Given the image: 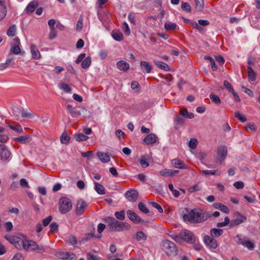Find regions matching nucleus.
Returning a JSON list of instances; mask_svg holds the SVG:
<instances>
[{"label":"nucleus","mask_w":260,"mask_h":260,"mask_svg":"<svg viewBox=\"0 0 260 260\" xmlns=\"http://www.w3.org/2000/svg\"><path fill=\"white\" fill-rule=\"evenodd\" d=\"M181 215L184 221L192 223L203 222L211 217L210 212L199 208H184L182 210Z\"/></svg>","instance_id":"f257e3e1"},{"label":"nucleus","mask_w":260,"mask_h":260,"mask_svg":"<svg viewBox=\"0 0 260 260\" xmlns=\"http://www.w3.org/2000/svg\"><path fill=\"white\" fill-rule=\"evenodd\" d=\"M103 221L107 223V229L110 232H122L130 229L129 223L116 219L113 217L108 216L103 219Z\"/></svg>","instance_id":"f03ea898"},{"label":"nucleus","mask_w":260,"mask_h":260,"mask_svg":"<svg viewBox=\"0 0 260 260\" xmlns=\"http://www.w3.org/2000/svg\"><path fill=\"white\" fill-rule=\"evenodd\" d=\"M161 249L169 256H175L178 254V250L174 243L169 240L162 241L160 244Z\"/></svg>","instance_id":"7ed1b4c3"},{"label":"nucleus","mask_w":260,"mask_h":260,"mask_svg":"<svg viewBox=\"0 0 260 260\" xmlns=\"http://www.w3.org/2000/svg\"><path fill=\"white\" fill-rule=\"evenodd\" d=\"M23 248L26 250H31L38 253H42L45 251V248L39 246L36 242L32 240H23L22 241Z\"/></svg>","instance_id":"20e7f679"},{"label":"nucleus","mask_w":260,"mask_h":260,"mask_svg":"<svg viewBox=\"0 0 260 260\" xmlns=\"http://www.w3.org/2000/svg\"><path fill=\"white\" fill-rule=\"evenodd\" d=\"M181 237L182 241L188 244H194L197 240L195 235L190 231L186 229L181 231Z\"/></svg>","instance_id":"39448f33"},{"label":"nucleus","mask_w":260,"mask_h":260,"mask_svg":"<svg viewBox=\"0 0 260 260\" xmlns=\"http://www.w3.org/2000/svg\"><path fill=\"white\" fill-rule=\"evenodd\" d=\"M77 104L73 100L66 101V108L72 117H76L80 114L77 109Z\"/></svg>","instance_id":"423d86ee"},{"label":"nucleus","mask_w":260,"mask_h":260,"mask_svg":"<svg viewBox=\"0 0 260 260\" xmlns=\"http://www.w3.org/2000/svg\"><path fill=\"white\" fill-rule=\"evenodd\" d=\"M235 216L236 218L231 221L230 227L233 228L238 226L247 221V217L239 212H235Z\"/></svg>","instance_id":"0eeeda50"},{"label":"nucleus","mask_w":260,"mask_h":260,"mask_svg":"<svg viewBox=\"0 0 260 260\" xmlns=\"http://www.w3.org/2000/svg\"><path fill=\"white\" fill-rule=\"evenodd\" d=\"M227 148L224 145L220 146L217 151V157L216 162L219 164H221L223 161L227 156Z\"/></svg>","instance_id":"6e6552de"},{"label":"nucleus","mask_w":260,"mask_h":260,"mask_svg":"<svg viewBox=\"0 0 260 260\" xmlns=\"http://www.w3.org/2000/svg\"><path fill=\"white\" fill-rule=\"evenodd\" d=\"M20 40L18 37L15 38L13 40L12 43L11 45L10 52L9 56L12 54L18 55L21 53V49Z\"/></svg>","instance_id":"1a4fd4ad"},{"label":"nucleus","mask_w":260,"mask_h":260,"mask_svg":"<svg viewBox=\"0 0 260 260\" xmlns=\"http://www.w3.org/2000/svg\"><path fill=\"white\" fill-rule=\"evenodd\" d=\"M127 215L128 218L135 224H139L140 222L146 224L147 222L142 220L140 216L137 215L135 212L132 210H128L126 211Z\"/></svg>","instance_id":"9d476101"},{"label":"nucleus","mask_w":260,"mask_h":260,"mask_svg":"<svg viewBox=\"0 0 260 260\" xmlns=\"http://www.w3.org/2000/svg\"><path fill=\"white\" fill-rule=\"evenodd\" d=\"M203 241L209 249H214L217 247V241L208 235L204 236Z\"/></svg>","instance_id":"9b49d317"},{"label":"nucleus","mask_w":260,"mask_h":260,"mask_svg":"<svg viewBox=\"0 0 260 260\" xmlns=\"http://www.w3.org/2000/svg\"><path fill=\"white\" fill-rule=\"evenodd\" d=\"M5 238L8 240L10 243L13 244L17 248H21L22 241L23 240L16 236H11L6 235Z\"/></svg>","instance_id":"f8f14e48"},{"label":"nucleus","mask_w":260,"mask_h":260,"mask_svg":"<svg viewBox=\"0 0 260 260\" xmlns=\"http://www.w3.org/2000/svg\"><path fill=\"white\" fill-rule=\"evenodd\" d=\"M125 197L131 202H135L138 199L139 193L135 189H132L127 190L125 193Z\"/></svg>","instance_id":"ddd939ff"},{"label":"nucleus","mask_w":260,"mask_h":260,"mask_svg":"<svg viewBox=\"0 0 260 260\" xmlns=\"http://www.w3.org/2000/svg\"><path fill=\"white\" fill-rule=\"evenodd\" d=\"M11 153L8 148L4 145L0 144V159L8 160L11 156Z\"/></svg>","instance_id":"4468645a"},{"label":"nucleus","mask_w":260,"mask_h":260,"mask_svg":"<svg viewBox=\"0 0 260 260\" xmlns=\"http://www.w3.org/2000/svg\"><path fill=\"white\" fill-rule=\"evenodd\" d=\"M88 206L87 203L83 200H79L76 206V214L77 215H81L84 211L86 207Z\"/></svg>","instance_id":"2eb2a0df"},{"label":"nucleus","mask_w":260,"mask_h":260,"mask_svg":"<svg viewBox=\"0 0 260 260\" xmlns=\"http://www.w3.org/2000/svg\"><path fill=\"white\" fill-rule=\"evenodd\" d=\"M151 156L148 154H145L140 156V164L143 168H147L149 163V161L151 160Z\"/></svg>","instance_id":"dca6fc26"},{"label":"nucleus","mask_w":260,"mask_h":260,"mask_svg":"<svg viewBox=\"0 0 260 260\" xmlns=\"http://www.w3.org/2000/svg\"><path fill=\"white\" fill-rule=\"evenodd\" d=\"M171 164L174 167L178 169H185L188 167L183 161L178 158L172 159Z\"/></svg>","instance_id":"f3484780"},{"label":"nucleus","mask_w":260,"mask_h":260,"mask_svg":"<svg viewBox=\"0 0 260 260\" xmlns=\"http://www.w3.org/2000/svg\"><path fill=\"white\" fill-rule=\"evenodd\" d=\"M157 139L158 138L156 135L153 133H150L145 137L143 141L145 144L149 145L155 143Z\"/></svg>","instance_id":"a211bd4d"},{"label":"nucleus","mask_w":260,"mask_h":260,"mask_svg":"<svg viewBox=\"0 0 260 260\" xmlns=\"http://www.w3.org/2000/svg\"><path fill=\"white\" fill-rule=\"evenodd\" d=\"M140 68L144 73L147 74L151 72L152 66L146 61H141L140 62Z\"/></svg>","instance_id":"6ab92c4d"},{"label":"nucleus","mask_w":260,"mask_h":260,"mask_svg":"<svg viewBox=\"0 0 260 260\" xmlns=\"http://www.w3.org/2000/svg\"><path fill=\"white\" fill-rule=\"evenodd\" d=\"M117 67L119 70L125 72L129 69V65L125 61L120 60L117 62Z\"/></svg>","instance_id":"aec40b11"},{"label":"nucleus","mask_w":260,"mask_h":260,"mask_svg":"<svg viewBox=\"0 0 260 260\" xmlns=\"http://www.w3.org/2000/svg\"><path fill=\"white\" fill-rule=\"evenodd\" d=\"M212 206L214 208L218 209L226 214H228L230 212L229 208L220 203H215L213 204Z\"/></svg>","instance_id":"412c9836"},{"label":"nucleus","mask_w":260,"mask_h":260,"mask_svg":"<svg viewBox=\"0 0 260 260\" xmlns=\"http://www.w3.org/2000/svg\"><path fill=\"white\" fill-rule=\"evenodd\" d=\"M30 51L32 55V58L35 59H40L41 57V54L39 50L37 49L36 46L34 45H31Z\"/></svg>","instance_id":"4be33fe9"},{"label":"nucleus","mask_w":260,"mask_h":260,"mask_svg":"<svg viewBox=\"0 0 260 260\" xmlns=\"http://www.w3.org/2000/svg\"><path fill=\"white\" fill-rule=\"evenodd\" d=\"M96 156L103 162H108L110 161V156L106 153L99 151L97 152Z\"/></svg>","instance_id":"5701e85b"},{"label":"nucleus","mask_w":260,"mask_h":260,"mask_svg":"<svg viewBox=\"0 0 260 260\" xmlns=\"http://www.w3.org/2000/svg\"><path fill=\"white\" fill-rule=\"evenodd\" d=\"M38 6V3L37 1L31 2L26 7L25 10L27 13H31L35 11Z\"/></svg>","instance_id":"b1692460"},{"label":"nucleus","mask_w":260,"mask_h":260,"mask_svg":"<svg viewBox=\"0 0 260 260\" xmlns=\"http://www.w3.org/2000/svg\"><path fill=\"white\" fill-rule=\"evenodd\" d=\"M112 36L113 39L117 41H121L123 39V35L122 32L117 29L112 31Z\"/></svg>","instance_id":"393cba45"},{"label":"nucleus","mask_w":260,"mask_h":260,"mask_svg":"<svg viewBox=\"0 0 260 260\" xmlns=\"http://www.w3.org/2000/svg\"><path fill=\"white\" fill-rule=\"evenodd\" d=\"M244 242L242 243V245L244 247H246L249 250H252L254 249L255 245L254 244L249 240L248 237L244 236L243 237Z\"/></svg>","instance_id":"a878e982"},{"label":"nucleus","mask_w":260,"mask_h":260,"mask_svg":"<svg viewBox=\"0 0 260 260\" xmlns=\"http://www.w3.org/2000/svg\"><path fill=\"white\" fill-rule=\"evenodd\" d=\"M94 184V189L99 194L103 195L105 194V189L102 185L96 182H95Z\"/></svg>","instance_id":"bb28decb"},{"label":"nucleus","mask_w":260,"mask_h":260,"mask_svg":"<svg viewBox=\"0 0 260 260\" xmlns=\"http://www.w3.org/2000/svg\"><path fill=\"white\" fill-rule=\"evenodd\" d=\"M223 233L222 229L213 228L210 230V234L213 237H219L222 235Z\"/></svg>","instance_id":"cd10ccee"},{"label":"nucleus","mask_w":260,"mask_h":260,"mask_svg":"<svg viewBox=\"0 0 260 260\" xmlns=\"http://www.w3.org/2000/svg\"><path fill=\"white\" fill-rule=\"evenodd\" d=\"M247 72L249 79L251 81H255L256 75L251 67H248Z\"/></svg>","instance_id":"c85d7f7f"},{"label":"nucleus","mask_w":260,"mask_h":260,"mask_svg":"<svg viewBox=\"0 0 260 260\" xmlns=\"http://www.w3.org/2000/svg\"><path fill=\"white\" fill-rule=\"evenodd\" d=\"M28 139L29 136L28 135H25L15 138L13 139V141L21 144H25L28 142Z\"/></svg>","instance_id":"c756f323"},{"label":"nucleus","mask_w":260,"mask_h":260,"mask_svg":"<svg viewBox=\"0 0 260 260\" xmlns=\"http://www.w3.org/2000/svg\"><path fill=\"white\" fill-rule=\"evenodd\" d=\"M14 59V57H11L9 55L8 57L7 58L5 62L2 63L0 64V70H3L6 69L12 62V61Z\"/></svg>","instance_id":"7c9ffc66"},{"label":"nucleus","mask_w":260,"mask_h":260,"mask_svg":"<svg viewBox=\"0 0 260 260\" xmlns=\"http://www.w3.org/2000/svg\"><path fill=\"white\" fill-rule=\"evenodd\" d=\"M155 64L160 69L166 71H170V68L168 64L160 61H157L155 62Z\"/></svg>","instance_id":"2f4dec72"},{"label":"nucleus","mask_w":260,"mask_h":260,"mask_svg":"<svg viewBox=\"0 0 260 260\" xmlns=\"http://www.w3.org/2000/svg\"><path fill=\"white\" fill-rule=\"evenodd\" d=\"M135 238L138 241L141 240L145 241L147 238V236L143 232L139 231L136 232Z\"/></svg>","instance_id":"473e14b6"},{"label":"nucleus","mask_w":260,"mask_h":260,"mask_svg":"<svg viewBox=\"0 0 260 260\" xmlns=\"http://www.w3.org/2000/svg\"><path fill=\"white\" fill-rule=\"evenodd\" d=\"M91 59L90 56L85 58L81 63V67L84 69L88 68L91 64Z\"/></svg>","instance_id":"72a5a7b5"},{"label":"nucleus","mask_w":260,"mask_h":260,"mask_svg":"<svg viewBox=\"0 0 260 260\" xmlns=\"http://www.w3.org/2000/svg\"><path fill=\"white\" fill-rule=\"evenodd\" d=\"M59 210L60 212L64 214L65 213V198L62 197L59 200L58 203Z\"/></svg>","instance_id":"f704fd0d"},{"label":"nucleus","mask_w":260,"mask_h":260,"mask_svg":"<svg viewBox=\"0 0 260 260\" xmlns=\"http://www.w3.org/2000/svg\"><path fill=\"white\" fill-rule=\"evenodd\" d=\"M196 4L195 8L198 11H202L204 7V0H194Z\"/></svg>","instance_id":"c9c22d12"},{"label":"nucleus","mask_w":260,"mask_h":260,"mask_svg":"<svg viewBox=\"0 0 260 260\" xmlns=\"http://www.w3.org/2000/svg\"><path fill=\"white\" fill-rule=\"evenodd\" d=\"M114 215L117 219L119 221H122L124 220L125 217V211L123 210L120 211H116L114 213Z\"/></svg>","instance_id":"e433bc0d"},{"label":"nucleus","mask_w":260,"mask_h":260,"mask_svg":"<svg viewBox=\"0 0 260 260\" xmlns=\"http://www.w3.org/2000/svg\"><path fill=\"white\" fill-rule=\"evenodd\" d=\"M21 110V116L22 117L27 118H32L35 116V114L31 111H27L24 109Z\"/></svg>","instance_id":"4c0bfd02"},{"label":"nucleus","mask_w":260,"mask_h":260,"mask_svg":"<svg viewBox=\"0 0 260 260\" xmlns=\"http://www.w3.org/2000/svg\"><path fill=\"white\" fill-rule=\"evenodd\" d=\"M204 58L210 61V62L211 63V68L213 71H215L217 70L218 67H217V65L216 64L215 61L213 58H212L211 56H209L208 55H205L204 56Z\"/></svg>","instance_id":"58836bf2"},{"label":"nucleus","mask_w":260,"mask_h":260,"mask_svg":"<svg viewBox=\"0 0 260 260\" xmlns=\"http://www.w3.org/2000/svg\"><path fill=\"white\" fill-rule=\"evenodd\" d=\"M164 27L166 30H171L175 29L177 27V25L174 23H172L170 21H167L165 23Z\"/></svg>","instance_id":"ea45409f"},{"label":"nucleus","mask_w":260,"mask_h":260,"mask_svg":"<svg viewBox=\"0 0 260 260\" xmlns=\"http://www.w3.org/2000/svg\"><path fill=\"white\" fill-rule=\"evenodd\" d=\"M160 174L164 177L172 176L173 175V170L165 169L159 172Z\"/></svg>","instance_id":"a19ab883"},{"label":"nucleus","mask_w":260,"mask_h":260,"mask_svg":"<svg viewBox=\"0 0 260 260\" xmlns=\"http://www.w3.org/2000/svg\"><path fill=\"white\" fill-rule=\"evenodd\" d=\"M202 173L206 175H213L219 176L221 174L220 171L217 170H203Z\"/></svg>","instance_id":"79ce46f5"},{"label":"nucleus","mask_w":260,"mask_h":260,"mask_svg":"<svg viewBox=\"0 0 260 260\" xmlns=\"http://www.w3.org/2000/svg\"><path fill=\"white\" fill-rule=\"evenodd\" d=\"M181 8L185 12H190L191 10V7L187 2H182Z\"/></svg>","instance_id":"37998d69"},{"label":"nucleus","mask_w":260,"mask_h":260,"mask_svg":"<svg viewBox=\"0 0 260 260\" xmlns=\"http://www.w3.org/2000/svg\"><path fill=\"white\" fill-rule=\"evenodd\" d=\"M209 98L211 100L212 102L216 105H219L221 103L220 99L218 96L213 93L209 95Z\"/></svg>","instance_id":"c03bdc74"},{"label":"nucleus","mask_w":260,"mask_h":260,"mask_svg":"<svg viewBox=\"0 0 260 260\" xmlns=\"http://www.w3.org/2000/svg\"><path fill=\"white\" fill-rule=\"evenodd\" d=\"M16 31V26L15 25H11L8 29L7 34L9 37H13L15 35Z\"/></svg>","instance_id":"a18cd8bd"},{"label":"nucleus","mask_w":260,"mask_h":260,"mask_svg":"<svg viewBox=\"0 0 260 260\" xmlns=\"http://www.w3.org/2000/svg\"><path fill=\"white\" fill-rule=\"evenodd\" d=\"M138 208L142 212L147 214L149 212V210L143 202H140L138 204Z\"/></svg>","instance_id":"49530a36"},{"label":"nucleus","mask_w":260,"mask_h":260,"mask_svg":"<svg viewBox=\"0 0 260 260\" xmlns=\"http://www.w3.org/2000/svg\"><path fill=\"white\" fill-rule=\"evenodd\" d=\"M234 116L236 118L238 119L242 122H244L247 120L246 117L245 116L242 115L239 111L235 112L234 113Z\"/></svg>","instance_id":"de8ad7c7"},{"label":"nucleus","mask_w":260,"mask_h":260,"mask_svg":"<svg viewBox=\"0 0 260 260\" xmlns=\"http://www.w3.org/2000/svg\"><path fill=\"white\" fill-rule=\"evenodd\" d=\"M168 187L169 189L172 191V194L175 198H178L179 196L180 193L179 191L174 189V186L172 184H169Z\"/></svg>","instance_id":"09e8293b"},{"label":"nucleus","mask_w":260,"mask_h":260,"mask_svg":"<svg viewBox=\"0 0 260 260\" xmlns=\"http://www.w3.org/2000/svg\"><path fill=\"white\" fill-rule=\"evenodd\" d=\"M76 140L77 141H83L86 140L88 137L82 133L78 134L76 137Z\"/></svg>","instance_id":"8fccbe9b"},{"label":"nucleus","mask_w":260,"mask_h":260,"mask_svg":"<svg viewBox=\"0 0 260 260\" xmlns=\"http://www.w3.org/2000/svg\"><path fill=\"white\" fill-rule=\"evenodd\" d=\"M170 236L176 242L178 243H181L182 242V237H181V232L179 233V235L173 234L172 235H170Z\"/></svg>","instance_id":"3c124183"},{"label":"nucleus","mask_w":260,"mask_h":260,"mask_svg":"<svg viewBox=\"0 0 260 260\" xmlns=\"http://www.w3.org/2000/svg\"><path fill=\"white\" fill-rule=\"evenodd\" d=\"M68 241L69 243H70L72 245H74L77 243V239L74 235H70L68 238Z\"/></svg>","instance_id":"603ef678"},{"label":"nucleus","mask_w":260,"mask_h":260,"mask_svg":"<svg viewBox=\"0 0 260 260\" xmlns=\"http://www.w3.org/2000/svg\"><path fill=\"white\" fill-rule=\"evenodd\" d=\"M149 204L153 207L158 210V211L159 213H162L163 212V209L161 206L158 204V203L154 202H149Z\"/></svg>","instance_id":"864d4df0"},{"label":"nucleus","mask_w":260,"mask_h":260,"mask_svg":"<svg viewBox=\"0 0 260 260\" xmlns=\"http://www.w3.org/2000/svg\"><path fill=\"white\" fill-rule=\"evenodd\" d=\"M223 86L230 92L231 91H233V90H234V88L232 84L227 80H224L223 81Z\"/></svg>","instance_id":"5fc2aeb1"},{"label":"nucleus","mask_w":260,"mask_h":260,"mask_svg":"<svg viewBox=\"0 0 260 260\" xmlns=\"http://www.w3.org/2000/svg\"><path fill=\"white\" fill-rule=\"evenodd\" d=\"M77 258L75 254L66 252V260H76Z\"/></svg>","instance_id":"6e6d98bb"},{"label":"nucleus","mask_w":260,"mask_h":260,"mask_svg":"<svg viewBox=\"0 0 260 260\" xmlns=\"http://www.w3.org/2000/svg\"><path fill=\"white\" fill-rule=\"evenodd\" d=\"M197 140L196 139H191L188 143L189 147L191 149H194L196 148L197 145Z\"/></svg>","instance_id":"4d7b16f0"},{"label":"nucleus","mask_w":260,"mask_h":260,"mask_svg":"<svg viewBox=\"0 0 260 260\" xmlns=\"http://www.w3.org/2000/svg\"><path fill=\"white\" fill-rule=\"evenodd\" d=\"M2 6L3 8L0 11V21L5 18L7 14L6 7L5 5Z\"/></svg>","instance_id":"13d9d810"},{"label":"nucleus","mask_w":260,"mask_h":260,"mask_svg":"<svg viewBox=\"0 0 260 260\" xmlns=\"http://www.w3.org/2000/svg\"><path fill=\"white\" fill-rule=\"evenodd\" d=\"M175 122L176 125H182L184 123V119L178 115H177L175 118Z\"/></svg>","instance_id":"bf43d9fd"},{"label":"nucleus","mask_w":260,"mask_h":260,"mask_svg":"<svg viewBox=\"0 0 260 260\" xmlns=\"http://www.w3.org/2000/svg\"><path fill=\"white\" fill-rule=\"evenodd\" d=\"M83 28V19L81 17L79 18L78 19L77 24H76V29L78 31H80Z\"/></svg>","instance_id":"052dcab7"},{"label":"nucleus","mask_w":260,"mask_h":260,"mask_svg":"<svg viewBox=\"0 0 260 260\" xmlns=\"http://www.w3.org/2000/svg\"><path fill=\"white\" fill-rule=\"evenodd\" d=\"M9 127L12 130L19 133H22L23 132V129L20 125L13 126L12 125H9Z\"/></svg>","instance_id":"680f3d73"},{"label":"nucleus","mask_w":260,"mask_h":260,"mask_svg":"<svg viewBox=\"0 0 260 260\" xmlns=\"http://www.w3.org/2000/svg\"><path fill=\"white\" fill-rule=\"evenodd\" d=\"M56 23L57 21L54 19H51L48 20V24L50 29H55V25L56 26Z\"/></svg>","instance_id":"e2e57ef3"},{"label":"nucleus","mask_w":260,"mask_h":260,"mask_svg":"<svg viewBox=\"0 0 260 260\" xmlns=\"http://www.w3.org/2000/svg\"><path fill=\"white\" fill-rule=\"evenodd\" d=\"M201 189V186L197 184L193 186L190 187L188 189V191L190 192H193L194 191H199Z\"/></svg>","instance_id":"0e129e2a"},{"label":"nucleus","mask_w":260,"mask_h":260,"mask_svg":"<svg viewBox=\"0 0 260 260\" xmlns=\"http://www.w3.org/2000/svg\"><path fill=\"white\" fill-rule=\"evenodd\" d=\"M233 185L237 189H242L244 186V183L241 181L234 182Z\"/></svg>","instance_id":"69168bd1"},{"label":"nucleus","mask_w":260,"mask_h":260,"mask_svg":"<svg viewBox=\"0 0 260 260\" xmlns=\"http://www.w3.org/2000/svg\"><path fill=\"white\" fill-rule=\"evenodd\" d=\"M23 108L20 107H16L13 109V114L17 117H18L19 115H21V110Z\"/></svg>","instance_id":"338daca9"},{"label":"nucleus","mask_w":260,"mask_h":260,"mask_svg":"<svg viewBox=\"0 0 260 260\" xmlns=\"http://www.w3.org/2000/svg\"><path fill=\"white\" fill-rule=\"evenodd\" d=\"M87 258L88 260H101L99 256L91 253L87 254Z\"/></svg>","instance_id":"774afa93"}]
</instances>
